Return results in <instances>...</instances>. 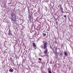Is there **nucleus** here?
Segmentation results:
<instances>
[{
  "mask_svg": "<svg viewBox=\"0 0 73 73\" xmlns=\"http://www.w3.org/2000/svg\"><path fill=\"white\" fill-rule=\"evenodd\" d=\"M16 16H15V14L12 15V19L13 21H15L16 20Z\"/></svg>",
  "mask_w": 73,
  "mask_h": 73,
  "instance_id": "f257e3e1",
  "label": "nucleus"
},
{
  "mask_svg": "<svg viewBox=\"0 0 73 73\" xmlns=\"http://www.w3.org/2000/svg\"><path fill=\"white\" fill-rule=\"evenodd\" d=\"M48 44V43L47 42H45L44 44V49H46V48H47V46H46V45H47V44Z\"/></svg>",
  "mask_w": 73,
  "mask_h": 73,
  "instance_id": "f03ea898",
  "label": "nucleus"
},
{
  "mask_svg": "<svg viewBox=\"0 0 73 73\" xmlns=\"http://www.w3.org/2000/svg\"><path fill=\"white\" fill-rule=\"evenodd\" d=\"M9 72H13V70L12 68L10 69L9 70Z\"/></svg>",
  "mask_w": 73,
  "mask_h": 73,
  "instance_id": "7ed1b4c3",
  "label": "nucleus"
},
{
  "mask_svg": "<svg viewBox=\"0 0 73 73\" xmlns=\"http://www.w3.org/2000/svg\"><path fill=\"white\" fill-rule=\"evenodd\" d=\"M64 54L65 56H67L68 54V53H67V52H64Z\"/></svg>",
  "mask_w": 73,
  "mask_h": 73,
  "instance_id": "20e7f679",
  "label": "nucleus"
},
{
  "mask_svg": "<svg viewBox=\"0 0 73 73\" xmlns=\"http://www.w3.org/2000/svg\"><path fill=\"white\" fill-rule=\"evenodd\" d=\"M44 53L45 54H46V53H48V50L46 49V50H45V51L44 52Z\"/></svg>",
  "mask_w": 73,
  "mask_h": 73,
  "instance_id": "39448f33",
  "label": "nucleus"
},
{
  "mask_svg": "<svg viewBox=\"0 0 73 73\" xmlns=\"http://www.w3.org/2000/svg\"><path fill=\"white\" fill-rule=\"evenodd\" d=\"M8 35L9 36H12V34H11V33H10V31H9V33L8 34Z\"/></svg>",
  "mask_w": 73,
  "mask_h": 73,
  "instance_id": "423d86ee",
  "label": "nucleus"
},
{
  "mask_svg": "<svg viewBox=\"0 0 73 73\" xmlns=\"http://www.w3.org/2000/svg\"><path fill=\"white\" fill-rule=\"evenodd\" d=\"M32 19V15H30L29 17V19L30 20H31V19Z\"/></svg>",
  "mask_w": 73,
  "mask_h": 73,
  "instance_id": "0eeeda50",
  "label": "nucleus"
},
{
  "mask_svg": "<svg viewBox=\"0 0 73 73\" xmlns=\"http://www.w3.org/2000/svg\"><path fill=\"white\" fill-rule=\"evenodd\" d=\"M33 46H34V47H36V44L35 43H33Z\"/></svg>",
  "mask_w": 73,
  "mask_h": 73,
  "instance_id": "6e6552de",
  "label": "nucleus"
},
{
  "mask_svg": "<svg viewBox=\"0 0 73 73\" xmlns=\"http://www.w3.org/2000/svg\"><path fill=\"white\" fill-rule=\"evenodd\" d=\"M43 36H46V34L43 33Z\"/></svg>",
  "mask_w": 73,
  "mask_h": 73,
  "instance_id": "1a4fd4ad",
  "label": "nucleus"
},
{
  "mask_svg": "<svg viewBox=\"0 0 73 73\" xmlns=\"http://www.w3.org/2000/svg\"><path fill=\"white\" fill-rule=\"evenodd\" d=\"M54 52L55 53H57V49H56L55 50H54Z\"/></svg>",
  "mask_w": 73,
  "mask_h": 73,
  "instance_id": "9d476101",
  "label": "nucleus"
},
{
  "mask_svg": "<svg viewBox=\"0 0 73 73\" xmlns=\"http://www.w3.org/2000/svg\"><path fill=\"white\" fill-rule=\"evenodd\" d=\"M40 47L42 48H44V46H43V45H41Z\"/></svg>",
  "mask_w": 73,
  "mask_h": 73,
  "instance_id": "9b49d317",
  "label": "nucleus"
},
{
  "mask_svg": "<svg viewBox=\"0 0 73 73\" xmlns=\"http://www.w3.org/2000/svg\"><path fill=\"white\" fill-rule=\"evenodd\" d=\"M48 73H52V72H51V70H49L48 71Z\"/></svg>",
  "mask_w": 73,
  "mask_h": 73,
  "instance_id": "f8f14e48",
  "label": "nucleus"
},
{
  "mask_svg": "<svg viewBox=\"0 0 73 73\" xmlns=\"http://www.w3.org/2000/svg\"><path fill=\"white\" fill-rule=\"evenodd\" d=\"M38 60H40V61H41V60H42V59L41 58H39Z\"/></svg>",
  "mask_w": 73,
  "mask_h": 73,
  "instance_id": "ddd939ff",
  "label": "nucleus"
},
{
  "mask_svg": "<svg viewBox=\"0 0 73 73\" xmlns=\"http://www.w3.org/2000/svg\"><path fill=\"white\" fill-rule=\"evenodd\" d=\"M64 17H66V15H64Z\"/></svg>",
  "mask_w": 73,
  "mask_h": 73,
  "instance_id": "4468645a",
  "label": "nucleus"
},
{
  "mask_svg": "<svg viewBox=\"0 0 73 73\" xmlns=\"http://www.w3.org/2000/svg\"><path fill=\"white\" fill-rule=\"evenodd\" d=\"M52 48V49H53V48Z\"/></svg>",
  "mask_w": 73,
  "mask_h": 73,
  "instance_id": "2eb2a0df",
  "label": "nucleus"
}]
</instances>
